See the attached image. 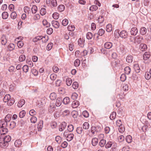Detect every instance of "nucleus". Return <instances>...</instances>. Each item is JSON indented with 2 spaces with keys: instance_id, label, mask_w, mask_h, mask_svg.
<instances>
[{
  "instance_id": "de8ad7c7",
  "label": "nucleus",
  "mask_w": 151,
  "mask_h": 151,
  "mask_svg": "<svg viewBox=\"0 0 151 151\" xmlns=\"http://www.w3.org/2000/svg\"><path fill=\"white\" fill-rule=\"evenodd\" d=\"M25 58V55H22L19 56V61L22 62L24 61Z\"/></svg>"
},
{
  "instance_id": "1a4fd4ad",
  "label": "nucleus",
  "mask_w": 151,
  "mask_h": 151,
  "mask_svg": "<svg viewBox=\"0 0 151 151\" xmlns=\"http://www.w3.org/2000/svg\"><path fill=\"white\" fill-rule=\"evenodd\" d=\"M138 32V30L136 27L132 28L130 31L131 34L132 35H136Z\"/></svg>"
},
{
  "instance_id": "bf43d9fd",
  "label": "nucleus",
  "mask_w": 151,
  "mask_h": 151,
  "mask_svg": "<svg viewBox=\"0 0 151 151\" xmlns=\"http://www.w3.org/2000/svg\"><path fill=\"white\" fill-rule=\"evenodd\" d=\"M145 77L147 80L150 79L151 77V75H150V73L149 72H146L145 74Z\"/></svg>"
},
{
  "instance_id": "5701e85b",
  "label": "nucleus",
  "mask_w": 151,
  "mask_h": 151,
  "mask_svg": "<svg viewBox=\"0 0 151 151\" xmlns=\"http://www.w3.org/2000/svg\"><path fill=\"white\" fill-rule=\"evenodd\" d=\"M147 48V46L146 44H141L139 45V49L142 51L145 50Z\"/></svg>"
},
{
  "instance_id": "6ab92c4d",
  "label": "nucleus",
  "mask_w": 151,
  "mask_h": 151,
  "mask_svg": "<svg viewBox=\"0 0 151 151\" xmlns=\"http://www.w3.org/2000/svg\"><path fill=\"white\" fill-rule=\"evenodd\" d=\"M22 142L20 139L17 140L14 142L15 146L17 147H20L22 145Z\"/></svg>"
},
{
  "instance_id": "412c9836",
  "label": "nucleus",
  "mask_w": 151,
  "mask_h": 151,
  "mask_svg": "<svg viewBox=\"0 0 151 151\" xmlns=\"http://www.w3.org/2000/svg\"><path fill=\"white\" fill-rule=\"evenodd\" d=\"M140 32L142 35H145L147 33V29L144 27H142L140 28Z\"/></svg>"
},
{
  "instance_id": "2eb2a0df",
  "label": "nucleus",
  "mask_w": 151,
  "mask_h": 151,
  "mask_svg": "<svg viewBox=\"0 0 151 151\" xmlns=\"http://www.w3.org/2000/svg\"><path fill=\"white\" fill-rule=\"evenodd\" d=\"M43 122L42 120H40L37 125V128L39 131H40L43 127Z\"/></svg>"
},
{
  "instance_id": "8fccbe9b",
  "label": "nucleus",
  "mask_w": 151,
  "mask_h": 151,
  "mask_svg": "<svg viewBox=\"0 0 151 151\" xmlns=\"http://www.w3.org/2000/svg\"><path fill=\"white\" fill-rule=\"evenodd\" d=\"M75 29V27L74 25H70L68 27V29L70 31H73Z\"/></svg>"
},
{
  "instance_id": "4be33fe9",
  "label": "nucleus",
  "mask_w": 151,
  "mask_h": 151,
  "mask_svg": "<svg viewBox=\"0 0 151 151\" xmlns=\"http://www.w3.org/2000/svg\"><path fill=\"white\" fill-rule=\"evenodd\" d=\"M70 101V99L69 97H65L63 99V103L64 104H68Z\"/></svg>"
},
{
  "instance_id": "f3484780",
  "label": "nucleus",
  "mask_w": 151,
  "mask_h": 151,
  "mask_svg": "<svg viewBox=\"0 0 151 151\" xmlns=\"http://www.w3.org/2000/svg\"><path fill=\"white\" fill-rule=\"evenodd\" d=\"M62 99L61 97H60L58 98L56 102L55 105L57 106H59L61 104V101Z\"/></svg>"
},
{
  "instance_id": "aec40b11",
  "label": "nucleus",
  "mask_w": 151,
  "mask_h": 151,
  "mask_svg": "<svg viewBox=\"0 0 151 151\" xmlns=\"http://www.w3.org/2000/svg\"><path fill=\"white\" fill-rule=\"evenodd\" d=\"M133 57L130 55H128L126 58V60L127 62L130 63L133 61Z\"/></svg>"
},
{
  "instance_id": "6e6552de",
  "label": "nucleus",
  "mask_w": 151,
  "mask_h": 151,
  "mask_svg": "<svg viewBox=\"0 0 151 151\" xmlns=\"http://www.w3.org/2000/svg\"><path fill=\"white\" fill-rule=\"evenodd\" d=\"M51 24L52 26L55 28L57 29L59 27V24L57 21H52L51 22Z\"/></svg>"
},
{
  "instance_id": "ea45409f",
  "label": "nucleus",
  "mask_w": 151,
  "mask_h": 151,
  "mask_svg": "<svg viewBox=\"0 0 151 151\" xmlns=\"http://www.w3.org/2000/svg\"><path fill=\"white\" fill-rule=\"evenodd\" d=\"M98 7L96 5H92L90 7L89 10L92 11H95L96 10L98 9Z\"/></svg>"
},
{
  "instance_id": "680f3d73",
  "label": "nucleus",
  "mask_w": 151,
  "mask_h": 151,
  "mask_svg": "<svg viewBox=\"0 0 151 151\" xmlns=\"http://www.w3.org/2000/svg\"><path fill=\"white\" fill-rule=\"evenodd\" d=\"M30 120L31 123H35L37 121V118L35 116H33L31 118Z\"/></svg>"
},
{
  "instance_id": "58836bf2",
  "label": "nucleus",
  "mask_w": 151,
  "mask_h": 151,
  "mask_svg": "<svg viewBox=\"0 0 151 151\" xmlns=\"http://www.w3.org/2000/svg\"><path fill=\"white\" fill-rule=\"evenodd\" d=\"M106 143V141L104 139H101L99 142V145L100 147H103Z\"/></svg>"
},
{
  "instance_id": "864d4df0",
  "label": "nucleus",
  "mask_w": 151,
  "mask_h": 151,
  "mask_svg": "<svg viewBox=\"0 0 151 151\" xmlns=\"http://www.w3.org/2000/svg\"><path fill=\"white\" fill-rule=\"evenodd\" d=\"M17 17V14L15 12H12L11 14V18L13 19H16Z\"/></svg>"
},
{
  "instance_id": "4d7b16f0",
  "label": "nucleus",
  "mask_w": 151,
  "mask_h": 151,
  "mask_svg": "<svg viewBox=\"0 0 151 151\" xmlns=\"http://www.w3.org/2000/svg\"><path fill=\"white\" fill-rule=\"evenodd\" d=\"M23 70L25 73L27 72L29 70V67L27 65H25L22 68Z\"/></svg>"
},
{
  "instance_id": "a211bd4d",
  "label": "nucleus",
  "mask_w": 151,
  "mask_h": 151,
  "mask_svg": "<svg viewBox=\"0 0 151 151\" xmlns=\"http://www.w3.org/2000/svg\"><path fill=\"white\" fill-rule=\"evenodd\" d=\"M46 37L43 36H38L36 37V39H37V41L40 40H42V42H46L48 40V39H45V40H43L44 38H45Z\"/></svg>"
},
{
  "instance_id": "e433bc0d",
  "label": "nucleus",
  "mask_w": 151,
  "mask_h": 151,
  "mask_svg": "<svg viewBox=\"0 0 151 151\" xmlns=\"http://www.w3.org/2000/svg\"><path fill=\"white\" fill-rule=\"evenodd\" d=\"M66 82L67 86H70L72 83V80L70 78H68L66 79Z\"/></svg>"
},
{
  "instance_id": "f03ea898",
  "label": "nucleus",
  "mask_w": 151,
  "mask_h": 151,
  "mask_svg": "<svg viewBox=\"0 0 151 151\" xmlns=\"http://www.w3.org/2000/svg\"><path fill=\"white\" fill-rule=\"evenodd\" d=\"M3 101L4 102H7V104L9 106L12 105L14 102V99L11 98L10 95L9 94L5 95L3 99Z\"/></svg>"
},
{
  "instance_id": "20e7f679",
  "label": "nucleus",
  "mask_w": 151,
  "mask_h": 151,
  "mask_svg": "<svg viewBox=\"0 0 151 151\" xmlns=\"http://www.w3.org/2000/svg\"><path fill=\"white\" fill-rule=\"evenodd\" d=\"M8 132L7 129L6 127H2L0 129V139H1V137L3 135H4L6 133Z\"/></svg>"
},
{
  "instance_id": "37998d69",
  "label": "nucleus",
  "mask_w": 151,
  "mask_h": 151,
  "mask_svg": "<svg viewBox=\"0 0 151 151\" xmlns=\"http://www.w3.org/2000/svg\"><path fill=\"white\" fill-rule=\"evenodd\" d=\"M86 36V38L90 40L92 38L93 34L91 32H88L87 33Z\"/></svg>"
},
{
  "instance_id": "79ce46f5",
  "label": "nucleus",
  "mask_w": 151,
  "mask_h": 151,
  "mask_svg": "<svg viewBox=\"0 0 151 151\" xmlns=\"http://www.w3.org/2000/svg\"><path fill=\"white\" fill-rule=\"evenodd\" d=\"M2 16L3 19H6L8 16V14L7 12H4L2 13Z\"/></svg>"
},
{
  "instance_id": "bb28decb",
  "label": "nucleus",
  "mask_w": 151,
  "mask_h": 151,
  "mask_svg": "<svg viewBox=\"0 0 151 151\" xmlns=\"http://www.w3.org/2000/svg\"><path fill=\"white\" fill-rule=\"evenodd\" d=\"M125 139L126 142L128 143H131L132 141V137L130 135L127 136L126 137Z\"/></svg>"
},
{
  "instance_id": "9b49d317",
  "label": "nucleus",
  "mask_w": 151,
  "mask_h": 151,
  "mask_svg": "<svg viewBox=\"0 0 151 151\" xmlns=\"http://www.w3.org/2000/svg\"><path fill=\"white\" fill-rule=\"evenodd\" d=\"M150 55L149 52H145L143 55V58L145 60H147L150 57Z\"/></svg>"
},
{
  "instance_id": "7ed1b4c3",
  "label": "nucleus",
  "mask_w": 151,
  "mask_h": 151,
  "mask_svg": "<svg viewBox=\"0 0 151 151\" xmlns=\"http://www.w3.org/2000/svg\"><path fill=\"white\" fill-rule=\"evenodd\" d=\"M101 127L99 125L96 126H92L91 128V132L93 134H94L95 132H98L101 131Z\"/></svg>"
},
{
  "instance_id": "338daca9",
  "label": "nucleus",
  "mask_w": 151,
  "mask_h": 151,
  "mask_svg": "<svg viewBox=\"0 0 151 151\" xmlns=\"http://www.w3.org/2000/svg\"><path fill=\"white\" fill-rule=\"evenodd\" d=\"M78 84L77 82H73L72 85L73 88L75 89H77L78 88Z\"/></svg>"
},
{
  "instance_id": "a878e982",
  "label": "nucleus",
  "mask_w": 151,
  "mask_h": 151,
  "mask_svg": "<svg viewBox=\"0 0 151 151\" xmlns=\"http://www.w3.org/2000/svg\"><path fill=\"white\" fill-rule=\"evenodd\" d=\"M91 143L93 146H96L98 143V139L96 138H94L91 140Z\"/></svg>"
},
{
  "instance_id": "6e6d98bb",
  "label": "nucleus",
  "mask_w": 151,
  "mask_h": 151,
  "mask_svg": "<svg viewBox=\"0 0 151 151\" xmlns=\"http://www.w3.org/2000/svg\"><path fill=\"white\" fill-rule=\"evenodd\" d=\"M53 18L55 19H58L59 17V14L57 12L54 13L52 15Z\"/></svg>"
},
{
  "instance_id": "69168bd1",
  "label": "nucleus",
  "mask_w": 151,
  "mask_h": 151,
  "mask_svg": "<svg viewBox=\"0 0 151 151\" xmlns=\"http://www.w3.org/2000/svg\"><path fill=\"white\" fill-rule=\"evenodd\" d=\"M80 64V61L78 59L76 60L74 62V65L76 67H78Z\"/></svg>"
},
{
  "instance_id": "473e14b6",
  "label": "nucleus",
  "mask_w": 151,
  "mask_h": 151,
  "mask_svg": "<svg viewBox=\"0 0 151 151\" xmlns=\"http://www.w3.org/2000/svg\"><path fill=\"white\" fill-rule=\"evenodd\" d=\"M65 9V6L63 4L60 5L58 6V11L60 12L63 11Z\"/></svg>"
},
{
  "instance_id": "72a5a7b5",
  "label": "nucleus",
  "mask_w": 151,
  "mask_h": 151,
  "mask_svg": "<svg viewBox=\"0 0 151 151\" xmlns=\"http://www.w3.org/2000/svg\"><path fill=\"white\" fill-rule=\"evenodd\" d=\"M15 48V45L13 43H10L8 46V49L9 50H12L14 49Z\"/></svg>"
},
{
  "instance_id": "ddd939ff",
  "label": "nucleus",
  "mask_w": 151,
  "mask_h": 151,
  "mask_svg": "<svg viewBox=\"0 0 151 151\" xmlns=\"http://www.w3.org/2000/svg\"><path fill=\"white\" fill-rule=\"evenodd\" d=\"M112 44L110 42H106L104 45L105 48L107 49L111 48L112 46Z\"/></svg>"
},
{
  "instance_id": "052dcab7",
  "label": "nucleus",
  "mask_w": 151,
  "mask_h": 151,
  "mask_svg": "<svg viewBox=\"0 0 151 151\" xmlns=\"http://www.w3.org/2000/svg\"><path fill=\"white\" fill-rule=\"evenodd\" d=\"M68 20L66 19H64L62 22V25L64 26L67 25L68 24Z\"/></svg>"
},
{
  "instance_id": "49530a36",
  "label": "nucleus",
  "mask_w": 151,
  "mask_h": 151,
  "mask_svg": "<svg viewBox=\"0 0 151 151\" xmlns=\"http://www.w3.org/2000/svg\"><path fill=\"white\" fill-rule=\"evenodd\" d=\"M25 114L26 112L25 111L22 110L20 112L19 116L21 118H23L25 116Z\"/></svg>"
},
{
  "instance_id": "e2e57ef3",
  "label": "nucleus",
  "mask_w": 151,
  "mask_h": 151,
  "mask_svg": "<svg viewBox=\"0 0 151 151\" xmlns=\"http://www.w3.org/2000/svg\"><path fill=\"white\" fill-rule=\"evenodd\" d=\"M124 139V136L122 135H121L119 136L118 138V139L119 142H122L123 141Z\"/></svg>"
},
{
  "instance_id": "3c124183",
  "label": "nucleus",
  "mask_w": 151,
  "mask_h": 151,
  "mask_svg": "<svg viewBox=\"0 0 151 151\" xmlns=\"http://www.w3.org/2000/svg\"><path fill=\"white\" fill-rule=\"evenodd\" d=\"M83 131V129L81 127H78L76 129V132L78 134H81Z\"/></svg>"
},
{
  "instance_id": "39448f33",
  "label": "nucleus",
  "mask_w": 151,
  "mask_h": 151,
  "mask_svg": "<svg viewBox=\"0 0 151 151\" xmlns=\"http://www.w3.org/2000/svg\"><path fill=\"white\" fill-rule=\"evenodd\" d=\"M120 37L122 38H125L127 36V32L125 30H122L119 33Z\"/></svg>"
},
{
  "instance_id": "0e129e2a",
  "label": "nucleus",
  "mask_w": 151,
  "mask_h": 151,
  "mask_svg": "<svg viewBox=\"0 0 151 151\" xmlns=\"http://www.w3.org/2000/svg\"><path fill=\"white\" fill-rule=\"evenodd\" d=\"M53 46V44L52 43H50L47 45V49L48 50H50L52 48Z\"/></svg>"
},
{
  "instance_id": "cd10ccee",
  "label": "nucleus",
  "mask_w": 151,
  "mask_h": 151,
  "mask_svg": "<svg viewBox=\"0 0 151 151\" xmlns=\"http://www.w3.org/2000/svg\"><path fill=\"white\" fill-rule=\"evenodd\" d=\"M25 101L24 100H20L18 103V106L19 107H21L25 104Z\"/></svg>"
},
{
  "instance_id": "603ef678",
  "label": "nucleus",
  "mask_w": 151,
  "mask_h": 151,
  "mask_svg": "<svg viewBox=\"0 0 151 151\" xmlns=\"http://www.w3.org/2000/svg\"><path fill=\"white\" fill-rule=\"evenodd\" d=\"M116 113L115 112H112L110 116V118L111 120H113L115 118Z\"/></svg>"
},
{
  "instance_id": "b1692460",
  "label": "nucleus",
  "mask_w": 151,
  "mask_h": 151,
  "mask_svg": "<svg viewBox=\"0 0 151 151\" xmlns=\"http://www.w3.org/2000/svg\"><path fill=\"white\" fill-rule=\"evenodd\" d=\"M79 105V102L78 101H74L73 102L71 106L72 107L76 108Z\"/></svg>"
},
{
  "instance_id": "774afa93",
  "label": "nucleus",
  "mask_w": 151,
  "mask_h": 151,
  "mask_svg": "<svg viewBox=\"0 0 151 151\" xmlns=\"http://www.w3.org/2000/svg\"><path fill=\"white\" fill-rule=\"evenodd\" d=\"M51 79L52 81L55 80L57 78V75L55 74H52L50 76Z\"/></svg>"
},
{
  "instance_id": "dca6fc26",
  "label": "nucleus",
  "mask_w": 151,
  "mask_h": 151,
  "mask_svg": "<svg viewBox=\"0 0 151 151\" xmlns=\"http://www.w3.org/2000/svg\"><path fill=\"white\" fill-rule=\"evenodd\" d=\"M66 126V123L65 122H63L60 125L59 127V130L60 131H62L64 129Z\"/></svg>"
},
{
  "instance_id": "c03bdc74",
  "label": "nucleus",
  "mask_w": 151,
  "mask_h": 151,
  "mask_svg": "<svg viewBox=\"0 0 151 151\" xmlns=\"http://www.w3.org/2000/svg\"><path fill=\"white\" fill-rule=\"evenodd\" d=\"M113 144L112 142L111 141L108 142L105 145L106 148H109L111 147Z\"/></svg>"
},
{
  "instance_id": "f8f14e48",
  "label": "nucleus",
  "mask_w": 151,
  "mask_h": 151,
  "mask_svg": "<svg viewBox=\"0 0 151 151\" xmlns=\"http://www.w3.org/2000/svg\"><path fill=\"white\" fill-rule=\"evenodd\" d=\"M1 44L3 45H5L7 42V40L5 36L3 35L1 38Z\"/></svg>"
},
{
  "instance_id": "393cba45",
  "label": "nucleus",
  "mask_w": 151,
  "mask_h": 151,
  "mask_svg": "<svg viewBox=\"0 0 151 151\" xmlns=\"http://www.w3.org/2000/svg\"><path fill=\"white\" fill-rule=\"evenodd\" d=\"M66 137L67 139V140L68 141H70L73 139L74 137V134H73L70 133L68 134Z\"/></svg>"
},
{
  "instance_id": "5fc2aeb1",
  "label": "nucleus",
  "mask_w": 151,
  "mask_h": 151,
  "mask_svg": "<svg viewBox=\"0 0 151 151\" xmlns=\"http://www.w3.org/2000/svg\"><path fill=\"white\" fill-rule=\"evenodd\" d=\"M7 124L6 122L3 123L2 121L0 120V128L6 127L7 126Z\"/></svg>"
},
{
  "instance_id": "2f4dec72",
  "label": "nucleus",
  "mask_w": 151,
  "mask_h": 151,
  "mask_svg": "<svg viewBox=\"0 0 151 151\" xmlns=\"http://www.w3.org/2000/svg\"><path fill=\"white\" fill-rule=\"evenodd\" d=\"M57 95L54 92L51 93L50 96V99L52 100H54L56 98Z\"/></svg>"
},
{
  "instance_id": "0eeeda50",
  "label": "nucleus",
  "mask_w": 151,
  "mask_h": 151,
  "mask_svg": "<svg viewBox=\"0 0 151 151\" xmlns=\"http://www.w3.org/2000/svg\"><path fill=\"white\" fill-rule=\"evenodd\" d=\"M9 145V143H6L3 141L0 142V147L4 149H6L8 147Z\"/></svg>"
},
{
  "instance_id": "7c9ffc66",
  "label": "nucleus",
  "mask_w": 151,
  "mask_h": 151,
  "mask_svg": "<svg viewBox=\"0 0 151 151\" xmlns=\"http://www.w3.org/2000/svg\"><path fill=\"white\" fill-rule=\"evenodd\" d=\"M42 23L43 25L46 27H49L50 26V23L48 22L46 20L44 19L42 21Z\"/></svg>"
},
{
  "instance_id": "4c0bfd02",
  "label": "nucleus",
  "mask_w": 151,
  "mask_h": 151,
  "mask_svg": "<svg viewBox=\"0 0 151 151\" xmlns=\"http://www.w3.org/2000/svg\"><path fill=\"white\" fill-rule=\"evenodd\" d=\"M31 10L32 13L33 14H35L37 10V6L35 5H33L32 7Z\"/></svg>"
},
{
  "instance_id": "c756f323",
  "label": "nucleus",
  "mask_w": 151,
  "mask_h": 151,
  "mask_svg": "<svg viewBox=\"0 0 151 151\" xmlns=\"http://www.w3.org/2000/svg\"><path fill=\"white\" fill-rule=\"evenodd\" d=\"M112 29V25L111 24H108L106 27V31L108 32H111Z\"/></svg>"
},
{
  "instance_id": "f704fd0d",
  "label": "nucleus",
  "mask_w": 151,
  "mask_h": 151,
  "mask_svg": "<svg viewBox=\"0 0 151 151\" xmlns=\"http://www.w3.org/2000/svg\"><path fill=\"white\" fill-rule=\"evenodd\" d=\"M125 73L126 74H129L131 72V69L129 67H126L124 69Z\"/></svg>"
},
{
  "instance_id": "c85d7f7f",
  "label": "nucleus",
  "mask_w": 151,
  "mask_h": 151,
  "mask_svg": "<svg viewBox=\"0 0 151 151\" xmlns=\"http://www.w3.org/2000/svg\"><path fill=\"white\" fill-rule=\"evenodd\" d=\"M134 68L135 72L137 73H139L140 71V68L139 65L137 64H135L134 65Z\"/></svg>"
},
{
  "instance_id": "9d476101",
  "label": "nucleus",
  "mask_w": 151,
  "mask_h": 151,
  "mask_svg": "<svg viewBox=\"0 0 151 151\" xmlns=\"http://www.w3.org/2000/svg\"><path fill=\"white\" fill-rule=\"evenodd\" d=\"M55 103H51L50 104V108L49 111L50 112H53L55 110L56 106Z\"/></svg>"
},
{
  "instance_id": "a19ab883",
  "label": "nucleus",
  "mask_w": 151,
  "mask_h": 151,
  "mask_svg": "<svg viewBox=\"0 0 151 151\" xmlns=\"http://www.w3.org/2000/svg\"><path fill=\"white\" fill-rule=\"evenodd\" d=\"M104 32L105 31L103 29H101L99 30L97 34L98 35L101 36L104 35Z\"/></svg>"
},
{
  "instance_id": "13d9d810",
  "label": "nucleus",
  "mask_w": 151,
  "mask_h": 151,
  "mask_svg": "<svg viewBox=\"0 0 151 151\" xmlns=\"http://www.w3.org/2000/svg\"><path fill=\"white\" fill-rule=\"evenodd\" d=\"M121 80L123 82L125 81L126 79V76L125 74H122L121 75L120 78Z\"/></svg>"
},
{
  "instance_id": "09e8293b",
  "label": "nucleus",
  "mask_w": 151,
  "mask_h": 151,
  "mask_svg": "<svg viewBox=\"0 0 151 151\" xmlns=\"http://www.w3.org/2000/svg\"><path fill=\"white\" fill-rule=\"evenodd\" d=\"M74 129V127L72 124H70L68 126V130L69 132H71Z\"/></svg>"
},
{
  "instance_id": "c9c22d12",
  "label": "nucleus",
  "mask_w": 151,
  "mask_h": 151,
  "mask_svg": "<svg viewBox=\"0 0 151 151\" xmlns=\"http://www.w3.org/2000/svg\"><path fill=\"white\" fill-rule=\"evenodd\" d=\"M89 127V123L88 122H84L83 125V128L85 129H88Z\"/></svg>"
},
{
  "instance_id": "f257e3e1",
  "label": "nucleus",
  "mask_w": 151,
  "mask_h": 151,
  "mask_svg": "<svg viewBox=\"0 0 151 151\" xmlns=\"http://www.w3.org/2000/svg\"><path fill=\"white\" fill-rule=\"evenodd\" d=\"M129 40L132 43L136 44H138L141 43L143 37L139 36L135 37L130 36L129 38Z\"/></svg>"
},
{
  "instance_id": "4468645a",
  "label": "nucleus",
  "mask_w": 151,
  "mask_h": 151,
  "mask_svg": "<svg viewBox=\"0 0 151 151\" xmlns=\"http://www.w3.org/2000/svg\"><path fill=\"white\" fill-rule=\"evenodd\" d=\"M12 116V115L9 114H8L4 118L5 122L7 123L8 122H9L11 119Z\"/></svg>"
},
{
  "instance_id": "423d86ee",
  "label": "nucleus",
  "mask_w": 151,
  "mask_h": 151,
  "mask_svg": "<svg viewBox=\"0 0 151 151\" xmlns=\"http://www.w3.org/2000/svg\"><path fill=\"white\" fill-rule=\"evenodd\" d=\"M3 137H2L1 138L3 139V140L4 142H6V143H8L10 141L11 139V137L9 135H7Z\"/></svg>"
},
{
  "instance_id": "a18cd8bd",
  "label": "nucleus",
  "mask_w": 151,
  "mask_h": 151,
  "mask_svg": "<svg viewBox=\"0 0 151 151\" xmlns=\"http://www.w3.org/2000/svg\"><path fill=\"white\" fill-rule=\"evenodd\" d=\"M46 13V10L45 8H42L40 11V14L42 16L45 15Z\"/></svg>"
}]
</instances>
